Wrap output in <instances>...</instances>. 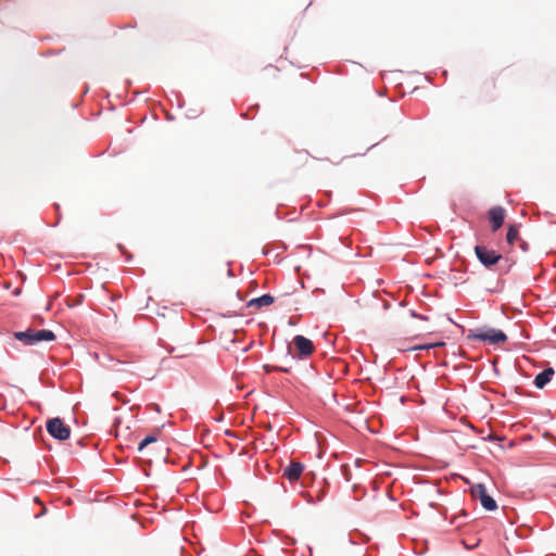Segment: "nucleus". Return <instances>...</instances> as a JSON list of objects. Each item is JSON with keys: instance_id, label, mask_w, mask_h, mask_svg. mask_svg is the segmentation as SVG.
I'll return each mask as SVG.
<instances>
[{"instance_id": "obj_1", "label": "nucleus", "mask_w": 556, "mask_h": 556, "mask_svg": "<svg viewBox=\"0 0 556 556\" xmlns=\"http://www.w3.org/2000/svg\"><path fill=\"white\" fill-rule=\"evenodd\" d=\"M467 339L471 341H483L495 345L504 343L507 340V336L502 330L483 327L469 330Z\"/></svg>"}, {"instance_id": "obj_8", "label": "nucleus", "mask_w": 556, "mask_h": 556, "mask_svg": "<svg viewBox=\"0 0 556 556\" xmlns=\"http://www.w3.org/2000/svg\"><path fill=\"white\" fill-rule=\"evenodd\" d=\"M304 470L303 464L300 462H291L285 469H283V477L291 483L296 482L300 477L302 476Z\"/></svg>"}, {"instance_id": "obj_12", "label": "nucleus", "mask_w": 556, "mask_h": 556, "mask_svg": "<svg viewBox=\"0 0 556 556\" xmlns=\"http://www.w3.org/2000/svg\"><path fill=\"white\" fill-rule=\"evenodd\" d=\"M156 440H157V439H156V437H155V435H148V437H146V438L140 442V444H139V446H138V451H139V452H142V451H143V448H144L147 445H149V444H151V443L155 442Z\"/></svg>"}, {"instance_id": "obj_7", "label": "nucleus", "mask_w": 556, "mask_h": 556, "mask_svg": "<svg viewBox=\"0 0 556 556\" xmlns=\"http://www.w3.org/2000/svg\"><path fill=\"white\" fill-rule=\"evenodd\" d=\"M293 344L301 357H306L314 352L313 342L303 336H295Z\"/></svg>"}, {"instance_id": "obj_5", "label": "nucleus", "mask_w": 556, "mask_h": 556, "mask_svg": "<svg viewBox=\"0 0 556 556\" xmlns=\"http://www.w3.org/2000/svg\"><path fill=\"white\" fill-rule=\"evenodd\" d=\"M471 495L473 498L479 500L482 507L486 510H495L497 504L493 497L486 493V489L483 484L479 483L471 486Z\"/></svg>"}, {"instance_id": "obj_3", "label": "nucleus", "mask_w": 556, "mask_h": 556, "mask_svg": "<svg viewBox=\"0 0 556 556\" xmlns=\"http://www.w3.org/2000/svg\"><path fill=\"white\" fill-rule=\"evenodd\" d=\"M46 428L51 437L61 441L67 440L71 435L70 427L59 417L48 420Z\"/></svg>"}, {"instance_id": "obj_9", "label": "nucleus", "mask_w": 556, "mask_h": 556, "mask_svg": "<svg viewBox=\"0 0 556 556\" xmlns=\"http://www.w3.org/2000/svg\"><path fill=\"white\" fill-rule=\"evenodd\" d=\"M555 375V370L552 367H548L538 374L534 379V386L538 389H543L553 378Z\"/></svg>"}, {"instance_id": "obj_15", "label": "nucleus", "mask_w": 556, "mask_h": 556, "mask_svg": "<svg viewBox=\"0 0 556 556\" xmlns=\"http://www.w3.org/2000/svg\"><path fill=\"white\" fill-rule=\"evenodd\" d=\"M153 406L155 407L156 410H159L157 404H153Z\"/></svg>"}, {"instance_id": "obj_2", "label": "nucleus", "mask_w": 556, "mask_h": 556, "mask_svg": "<svg viewBox=\"0 0 556 556\" xmlns=\"http://www.w3.org/2000/svg\"><path fill=\"white\" fill-rule=\"evenodd\" d=\"M14 338L26 345H35L41 341H53L55 334L51 330L40 329L34 330L28 329L26 331H16L13 333Z\"/></svg>"}, {"instance_id": "obj_6", "label": "nucleus", "mask_w": 556, "mask_h": 556, "mask_svg": "<svg viewBox=\"0 0 556 556\" xmlns=\"http://www.w3.org/2000/svg\"><path fill=\"white\" fill-rule=\"evenodd\" d=\"M488 216L492 230L496 231L502 227L504 223L506 211L502 206H493L489 210Z\"/></svg>"}, {"instance_id": "obj_11", "label": "nucleus", "mask_w": 556, "mask_h": 556, "mask_svg": "<svg viewBox=\"0 0 556 556\" xmlns=\"http://www.w3.org/2000/svg\"><path fill=\"white\" fill-rule=\"evenodd\" d=\"M518 237H519L518 227L516 225H510L508 227L507 235H506L507 242L510 245H513L515 243V241L518 239Z\"/></svg>"}, {"instance_id": "obj_4", "label": "nucleus", "mask_w": 556, "mask_h": 556, "mask_svg": "<svg viewBox=\"0 0 556 556\" xmlns=\"http://www.w3.org/2000/svg\"><path fill=\"white\" fill-rule=\"evenodd\" d=\"M475 253L480 263L488 268L497 264L502 258V255L500 253L492 249H489L485 245H476Z\"/></svg>"}, {"instance_id": "obj_14", "label": "nucleus", "mask_w": 556, "mask_h": 556, "mask_svg": "<svg viewBox=\"0 0 556 556\" xmlns=\"http://www.w3.org/2000/svg\"><path fill=\"white\" fill-rule=\"evenodd\" d=\"M83 300H84V295H83V294H79V295H77V296L75 298V300H74V303H73V304H74V305L81 304Z\"/></svg>"}, {"instance_id": "obj_10", "label": "nucleus", "mask_w": 556, "mask_h": 556, "mask_svg": "<svg viewBox=\"0 0 556 556\" xmlns=\"http://www.w3.org/2000/svg\"><path fill=\"white\" fill-rule=\"evenodd\" d=\"M274 301H275L274 296H271L270 294H264L260 298H255V299H252L251 301H249L248 306L261 308L263 306H268V305L273 304Z\"/></svg>"}, {"instance_id": "obj_13", "label": "nucleus", "mask_w": 556, "mask_h": 556, "mask_svg": "<svg viewBox=\"0 0 556 556\" xmlns=\"http://www.w3.org/2000/svg\"><path fill=\"white\" fill-rule=\"evenodd\" d=\"M443 344L444 343L417 345V346L412 348L410 350H425V349H430V348L438 346V345H443Z\"/></svg>"}]
</instances>
